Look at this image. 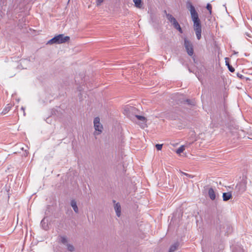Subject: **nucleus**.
I'll list each match as a JSON object with an SVG mask.
<instances>
[{
    "instance_id": "nucleus-5",
    "label": "nucleus",
    "mask_w": 252,
    "mask_h": 252,
    "mask_svg": "<svg viewBox=\"0 0 252 252\" xmlns=\"http://www.w3.org/2000/svg\"><path fill=\"white\" fill-rule=\"evenodd\" d=\"M99 118L98 117L95 118L94 120V128L95 130L99 131L98 134L102 131V129L103 128L102 126L101 125H97V124H99Z\"/></svg>"
},
{
    "instance_id": "nucleus-11",
    "label": "nucleus",
    "mask_w": 252,
    "mask_h": 252,
    "mask_svg": "<svg viewBox=\"0 0 252 252\" xmlns=\"http://www.w3.org/2000/svg\"><path fill=\"white\" fill-rule=\"evenodd\" d=\"M179 244L178 242L175 243L170 246L168 252H174L179 247Z\"/></svg>"
},
{
    "instance_id": "nucleus-25",
    "label": "nucleus",
    "mask_w": 252,
    "mask_h": 252,
    "mask_svg": "<svg viewBox=\"0 0 252 252\" xmlns=\"http://www.w3.org/2000/svg\"><path fill=\"white\" fill-rule=\"evenodd\" d=\"M237 75L240 79L244 78V76L242 74H241L238 73Z\"/></svg>"
},
{
    "instance_id": "nucleus-18",
    "label": "nucleus",
    "mask_w": 252,
    "mask_h": 252,
    "mask_svg": "<svg viewBox=\"0 0 252 252\" xmlns=\"http://www.w3.org/2000/svg\"><path fill=\"white\" fill-rule=\"evenodd\" d=\"M44 219H43L41 221V224L42 226V227L45 230H47V225H45V223L44 222Z\"/></svg>"
},
{
    "instance_id": "nucleus-33",
    "label": "nucleus",
    "mask_w": 252,
    "mask_h": 252,
    "mask_svg": "<svg viewBox=\"0 0 252 252\" xmlns=\"http://www.w3.org/2000/svg\"><path fill=\"white\" fill-rule=\"evenodd\" d=\"M113 202H114V203H115V202H116V201H115V200H113Z\"/></svg>"
},
{
    "instance_id": "nucleus-31",
    "label": "nucleus",
    "mask_w": 252,
    "mask_h": 252,
    "mask_svg": "<svg viewBox=\"0 0 252 252\" xmlns=\"http://www.w3.org/2000/svg\"><path fill=\"white\" fill-rule=\"evenodd\" d=\"M100 120L99 121V124H97V125H100Z\"/></svg>"
},
{
    "instance_id": "nucleus-21",
    "label": "nucleus",
    "mask_w": 252,
    "mask_h": 252,
    "mask_svg": "<svg viewBox=\"0 0 252 252\" xmlns=\"http://www.w3.org/2000/svg\"><path fill=\"white\" fill-rule=\"evenodd\" d=\"M184 101L185 103H187V104H188L189 105H193V101L189 99H187L185 100Z\"/></svg>"
},
{
    "instance_id": "nucleus-14",
    "label": "nucleus",
    "mask_w": 252,
    "mask_h": 252,
    "mask_svg": "<svg viewBox=\"0 0 252 252\" xmlns=\"http://www.w3.org/2000/svg\"><path fill=\"white\" fill-rule=\"evenodd\" d=\"M185 150V147L184 145L180 146L176 151V153L178 154H180Z\"/></svg>"
},
{
    "instance_id": "nucleus-24",
    "label": "nucleus",
    "mask_w": 252,
    "mask_h": 252,
    "mask_svg": "<svg viewBox=\"0 0 252 252\" xmlns=\"http://www.w3.org/2000/svg\"><path fill=\"white\" fill-rule=\"evenodd\" d=\"M156 147L158 150H161L162 148V144H156Z\"/></svg>"
},
{
    "instance_id": "nucleus-4",
    "label": "nucleus",
    "mask_w": 252,
    "mask_h": 252,
    "mask_svg": "<svg viewBox=\"0 0 252 252\" xmlns=\"http://www.w3.org/2000/svg\"><path fill=\"white\" fill-rule=\"evenodd\" d=\"M246 184L243 182L238 184L235 187L236 189L240 193L244 192L246 190Z\"/></svg>"
},
{
    "instance_id": "nucleus-29",
    "label": "nucleus",
    "mask_w": 252,
    "mask_h": 252,
    "mask_svg": "<svg viewBox=\"0 0 252 252\" xmlns=\"http://www.w3.org/2000/svg\"><path fill=\"white\" fill-rule=\"evenodd\" d=\"M184 174H185V175H186L187 176H188L189 177H190V178H192L193 177V176L191 175H189L187 173H184Z\"/></svg>"
},
{
    "instance_id": "nucleus-26",
    "label": "nucleus",
    "mask_w": 252,
    "mask_h": 252,
    "mask_svg": "<svg viewBox=\"0 0 252 252\" xmlns=\"http://www.w3.org/2000/svg\"><path fill=\"white\" fill-rule=\"evenodd\" d=\"M103 0H97L96 3L97 5H99L101 3L103 2Z\"/></svg>"
},
{
    "instance_id": "nucleus-9",
    "label": "nucleus",
    "mask_w": 252,
    "mask_h": 252,
    "mask_svg": "<svg viewBox=\"0 0 252 252\" xmlns=\"http://www.w3.org/2000/svg\"><path fill=\"white\" fill-rule=\"evenodd\" d=\"M222 198L223 201H228L232 198V194L230 192H224L222 194Z\"/></svg>"
},
{
    "instance_id": "nucleus-10",
    "label": "nucleus",
    "mask_w": 252,
    "mask_h": 252,
    "mask_svg": "<svg viewBox=\"0 0 252 252\" xmlns=\"http://www.w3.org/2000/svg\"><path fill=\"white\" fill-rule=\"evenodd\" d=\"M70 205H71V207H72L74 211L76 213H78L79 212V210H78V207L77 205L76 201L74 199L72 200L70 202Z\"/></svg>"
},
{
    "instance_id": "nucleus-6",
    "label": "nucleus",
    "mask_w": 252,
    "mask_h": 252,
    "mask_svg": "<svg viewBox=\"0 0 252 252\" xmlns=\"http://www.w3.org/2000/svg\"><path fill=\"white\" fill-rule=\"evenodd\" d=\"M135 117L140 122H141V127L142 128H144L146 126V123L147 122V119L145 117L139 116V115H135Z\"/></svg>"
},
{
    "instance_id": "nucleus-22",
    "label": "nucleus",
    "mask_w": 252,
    "mask_h": 252,
    "mask_svg": "<svg viewBox=\"0 0 252 252\" xmlns=\"http://www.w3.org/2000/svg\"><path fill=\"white\" fill-rule=\"evenodd\" d=\"M170 22L172 24L174 27H175L176 26V25H178L179 24L175 18L172 19V20Z\"/></svg>"
},
{
    "instance_id": "nucleus-23",
    "label": "nucleus",
    "mask_w": 252,
    "mask_h": 252,
    "mask_svg": "<svg viewBox=\"0 0 252 252\" xmlns=\"http://www.w3.org/2000/svg\"><path fill=\"white\" fill-rule=\"evenodd\" d=\"M174 28L176 29L177 30H178L181 33H182L183 31L182 28H181L179 24L178 25H176V26Z\"/></svg>"
},
{
    "instance_id": "nucleus-16",
    "label": "nucleus",
    "mask_w": 252,
    "mask_h": 252,
    "mask_svg": "<svg viewBox=\"0 0 252 252\" xmlns=\"http://www.w3.org/2000/svg\"><path fill=\"white\" fill-rule=\"evenodd\" d=\"M60 241L62 243L66 245L67 244V240L65 237L64 236H61Z\"/></svg>"
},
{
    "instance_id": "nucleus-15",
    "label": "nucleus",
    "mask_w": 252,
    "mask_h": 252,
    "mask_svg": "<svg viewBox=\"0 0 252 252\" xmlns=\"http://www.w3.org/2000/svg\"><path fill=\"white\" fill-rule=\"evenodd\" d=\"M164 13L166 14V16L167 19L170 22L172 20V19H174L175 18L171 14L169 13H167L166 11L164 10Z\"/></svg>"
},
{
    "instance_id": "nucleus-27",
    "label": "nucleus",
    "mask_w": 252,
    "mask_h": 252,
    "mask_svg": "<svg viewBox=\"0 0 252 252\" xmlns=\"http://www.w3.org/2000/svg\"><path fill=\"white\" fill-rule=\"evenodd\" d=\"M135 110V108L133 107H131L129 108H128V111H133Z\"/></svg>"
},
{
    "instance_id": "nucleus-13",
    "label": "nucleus",
    "mask_w": 252,
    "mask_h": 252,
    "mask_svg": "<svg viewBox=\"0 0 252 252\" xmlns=\"http://www.w3.org/2000/svg\"><path fill=\"white\" fill-rule=\"evenodd\" d=\"M134 5L136 7L141 8L142 7V2L141 0H133Z\"/></svg>"
},
{
    "instance_id": "nucleus-28",
    "label": "nucleus",
    "mask_w": 252,
    "mask_h": 252,
    "mask_svg": "<svg viewBox=\"0 0 252 252\" xmlns=\"http://www.w3.org/2000/svg\"><path fill=\"white\" fill-rule=\"evenodd\" d=\"M21 110L23 111V115L24 116H25L26 115V113H25V108L24 107H22L21 108Z\"/></svg>"
},
{
    "instance_id": "nucleus-32",
    "label": "nucleus",
    "mask_w": 252,
    "mask_h": 252,
    "mask_svg": "<svg viewBox=\"0 0 252 252\" xmlns=\"http://www.w3.org/2000/svg\"><path fill=\"white\" fill-rule=\"evenodd\" d=\"M197 78H198V80H200L199 77H197Z\"/></svg>"
},
{
    "instance_id": "nucleus-30",
    "label": "nucleus",
    "mask_w": 252,
    "mask_h": 252,
    "mask_svg": "<svg viewBox=\"0 0 252 252\" xmlns=\"http://www.w3.org/2000/svg\"><path fill=\"white\" fill-rule=\"evenodd\" d=\"M226 65H227V64L229 63L228 62H227L226 61H225Z\"/></svg>"
},
{
    "instance_id": "nucleus-20",
    "label": "nucleus",
    "mask_w": 252,
    "mask_h": 252,
    "mask_svg": "<svg viewBox=\"0 0 252 252\" xmlns=\"http://www.w3.org/2000/svg\"><path fill=\"white\" fill-rule=\"evenodd\" d=\"M206 8L209 10L210 14L212 13V5L210 3H208L206 6Z\"/></svg>"
},
{
    "instance_id": "nucleus-2",
    "label": "nucleus",
    "mask_w": 252,
    "mask_h": 252,
    "mask_svg": "<svg viewBox=\"0 0 252 252\" xmlns=\"http://www.w3.org/2000/svg\"><path fill=\"white\" fill-rule=\"evenodd\" d=\"M70 37L68 36H64L63 34H60L55 36L50 40H49L47 44H62L65 43L69 40Z\"/></svg>"
},
{
    "instance_id": "nucleus-19",
    "label": "nucleus",
    "mask_w": 252,
    "mask_h": 252,
    "mask_svg": "<svg viewBox=\"0 0 252 252\" xmlns=\"http://www.w3.org/2000/svg\"><path fill=\"white\" fill-rule=\"evenodd\" d=\"M227 67L229 69V70L231 72H233L235 71V69L234 67H233L229 63L227 64Z\"/></svg>"
},
{
    "instance_id": "nucleus-1",
    "label": "nucleus",
    "mask_w": 252,
    "mask_h": 252,
    "mask_svg": "<svg viewBox=\"0 0 252 252\" xmlns=\"http://www.w3.org/2000/svg\"><path fill=\"white\" fill-rule=\"evenodd\" d=\"M187 8L189 11L191 19L193 22V29L198 40L201 37V25L199 18L198 14L194 6L190 1H188L186 4Z\"/></svg>"
},
{
    "instance_id": "nucleus-7",
    "label": "nucleus",
    "mask_w": 252,
    "mask_h": 252,
    "mask_svg": "<svg viewBox=\"0 0 252 252\" xmlns=\"http://www.w3.org/2000/svg\"><path fill=\"white\" fill-rule=\"evenodd\" d=\"M208 195L212 200H214L216 199V193L213 188H211L208 189Z\"/></svg>"
},
{
    "instance_id": "nucleus-3",
    "label": "nucleus",
    "mask_w": 252,
    "mask_h": 252,
    "mask_svg": "<svg viewBox=\"0 0 252 252\" xmlns=\"http://www.w3.org/2000/svg\"><path fill=\"white\" fill-rule=\"evenodd\" d=\"M184 45L188 53V54L192 56L194 54L193 48V45L190 41H189L187 37L184 38Z\"/></svg>"
},
{
    "instance_id": "nucleus-17",
    "label": "nucleus",
    "mask_w": 252,
    "mask_h": 252,
    "mask_svg": "<svg viewBox=\"0 0 252 252\" xmlns=\"http://www.w3.org/2000/svg\"><path fill=\"white\" fill-rule=\"evenodd\" d=\"M66 246H67V249L69 251L72 252L74 251V248L73 245L69 244H67Z\"/></svg>"
},
{
    "instance_id": "nucleus-8",
    "label": "nucleus",
    "mask_w": 252,
    "mask_h": 252,
    "mask_svg": "<svg viewBox=\"0 0 252 252\" xmlns=\"http://www.w3.org/2000/svg\"><path fill=\"white\" fill-rule=\"evenodd\" d=\"M114 209L115 210L116 215L119 217L121 215V205L119 203H117L115 204Z\"/></svg>"
},
{
    "instance_id": "nucleus-12",
    "label": "nucleus",
    "mask_w": 252,
    "mask_h": 252,
    "mask_svg": "<svg viewBox=\"0 0 252 252\" xmlns=\"http://www.w3.org/2000/svg\"><path fill=\"white\" fill-rule=\"evenodd\" d=\"M12 106V104H7L5 107L3 109V111L1 112V114L3 115H5L9 111V110L11 109V108Z\"/></svg>"
}]
</instances>
